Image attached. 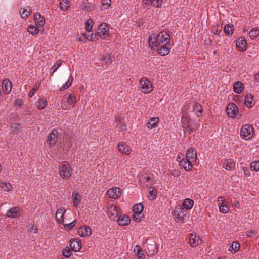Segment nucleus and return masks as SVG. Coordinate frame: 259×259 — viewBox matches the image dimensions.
Masks as SVG:
<instances>
[{
	"label": "nucleus",
	"instance_id": "obj_1",
	"mask_svg": "<svg viewBox=\"0 0 259 259\" xmlns=\"http://www.w3.org/2000/svg\"><path fill=\"white\" fill-rule=\"evenodd\" d=\"M186 211L182 206L177 205L175 207L172 213L175 219L182 222L185 219Z\"/></svg>",
	"mask_w": 259,
	"mask_h": 259
},
{
	"label": "nucleus",
	"instance_id": "obj_2",
	"mask_svg": "<svg viewBox=\"0 0 259 259\" xmlns=\"http://www.w3.org/2000/svg\"><path fill=\"white\" fill-rule=\"evenodd\" d=\"M114 210L116 211V217L118 218L117 222L120 226H127L131 222V219L126 214L122 215L117 210V207L114 206Z\"/></svg>",
	"mask_w": 259,
	"mask_h": 259
},
{
	"label": "nucleus",
	"instance_id": "obj_3",
	"mask_svg": "<svg viewBox=\"0 0 259 259\" xmlns=\"http://www.w3.org/2000/svg\"><path fill=\"white\" fill-rule=\"evenodd\" d=\"M98 36L102 39H105L109 36V28L108 25L105 23H101L98 27L97 33H96Z\"/></svg>",
	"mask_w": 259,
	"mask_h": 259
},
{
	"label": "nucleus",
	"instance_id": "obj_4",
	"mask_svg": "<svg viewBox=\"0 0 259 259\" xmlns=\"http://www.w3.org/2000/svg\"><path fill=\"white\" fill-rule=\"evenodd\" d=\"M60 176L63 179H69L71 175V168L68 164H62L59 167Z\"/></svg>",
	"mask_w": 259,
	"mask_h": 259
},
{
	"label": "nucleus",
	"instance_id": "obj_5",
	"mask_svg": "<svg viewBox=\"0 0 259 259\" xmlns=\"http://www.w3.org/2000/svg\"><path fill=\"white\" fill-rule=\"evenodd\" d=\"M226 112L229 117L234 118L238 112V108L235 103L231 102L228 104Z\"/></svg>",
	"mask_w": 259,
	"mask_h": 259
},
{
	"label": "nucleus",
	"instance_id": "obj_6",
	"mask_svg": "<svg viewBox=\"0 0 259 259\" xmlns=\"http://www.w3.org/2000/svg\"><path fill=\"white\" fill-rule=\"evenodd\" d=\"M253 132V128L252 126L248 124H245L242 127L240 131V136L243 139L246 140L248 139L250 136L251 132Z\"/></svg>",
	"mask_w": 259,
	"mask_h": 259
},
{
	"label": "nucleus",
	"instance_id": "obj_7",
	"mask_svg": "<svg viewBox=\"0 0 259 259\" xmlns=\"http://www.w3.org/2000/svg\"><path fill=\"white\" fill-rule=\"evenodd\" d=\"M70 248L75 252L79 251L81 248L82 243L80 240L72 238L69 240Z\"/></svg>",
	"mask_w": 259,
	"mask_h": 259
},
{
	"label": "nucleus",
	"instance_id": "obj_8",
	"mask_svg": "<svg viewBox=\"0 0 259 259\" xmlns=\"http://www.w3.org/2000/svg\"><path fill=\"white\" fill-rule=\"evenodd\" d=\"M157 39L160 44H170V38L169 34L166 31H162L160 32L157 36Z\"/></svg>",
	"mask_w": 259,
	"mask_h": 259
},
{
	"label": "nucleus",
	"instance_id": "obj_9",
	"mask_svg": "<svg viewBox=\"0 0 259 259\" xmlns=\"http://www.w3.org/2000/svg\"><path fill=\"white\" fill-rule=\"evenodd\" d=\"M140 85L142 88V91L144 93H148L151 92L152 85H150L149 81L146 78H143L140 81Z\"/></svg>",
	"mask_w": 259,
	"mask_h": 259
},
{
	"label": "nucleus",
	"instance_id": "obj_10",
	"mask_svg": "<svg viewBox=\"0 0 259 259\" xmlns=\"http://www.w3.org/2000/svg\"><path fill=\"white\" fill-rule=\"evenodd\" d=\"M21 209L19 207H14L8 210L6 216L8 218H15L20 215Z\"/></svg>",
	"mask_w": 259,
	"mask_h": 259
},
{
	"label": "nucleus",
	"instance_id": "obj_11",
	"mask_svg": "<svg viewBox=\"0 0 259 259\" xmlns=\"http://www.w3.org/2000/svg\"><path fill=\"white\" fill-rule=\"evenodd\" d=\"M107 193L109 197L116 199L120 196L121 190L119 188L114 187L109 189Z\"/></svg>",
	"mask_w": 259,
	"mask_h": 259
},
{
	"label": "nucleus",
	"instance_id": "obj_12",
	"mask_svg": "<svg viewBox=\"0 0 259 259\" xmlns=\"http://www.w3.org/2000/svg\"><path fill=\"white\" fill-rule=\"evenodd\" d=\"M78 233L80 237H85L91 235L92 229L89 226L84 225L79 228Z\"/></svg>",
	"mask_w": 259,
	"mask_h": 259
},
{
	"label": "nucleus",
	"instance_id": "obj_13",
	"mask_svg": "<svg viewBox=\"0 0 259 259\" xmlns=\"http://www.w3.org/2000/svg\"><path fill=\"white\" fill-rule=\"evenodd\" d=\"M169 44H160L158 47H156L158 54L161 56H165L169 54L170 48L168 47Z\"/></svg>",
	"mask_w": 259,
	"mask_h": 259
},
{
	"label": "nucleus",
	"instance_id": "obj_14",
	"mask_svg": "<svg viewBox=\"0 0 259 259\" xmlns=\"http://www.w3.org/2000/svg\"><path fill=\"white\" fill-rule=\"evenodd\" d=\"M236 46L240 51L243 52L246 49L247 42L244 37H240L236 41Z\"/></svg>",
	"mask_w": 259,
	"mask_h": 259
},
{
	"label": "nucleus",
	"instance_id": "obj_15",
	"mask_svg": "<svg viewBox=\"0 0 259 259\" xmlns=\"http://www.w3.org/2000/svg\"><path fill=\"white\" fill-rule=\"evenodd\" d=\"M180 164L183 166L184 169L189 171L192 168V162L190 161L187 158H182V160L180 161Z\"/></svg>",
	"mask_w": 259,
	"mask_h": 259
},
{
	"label": "nucleus",
	"instance_id": "obj_16",
	"mask_svg": "<svg viewBox=\"0 0 259 259\" xmlns=\"http://www.w3.org/2000/svg\"><path fill=\"white\" fill-rule=\"evenodd\" d=\"M33 17L37 27L43 26L45 20L44 17L38 13L34 14Z\"/></svg>",
	"mask_w": 259,
	"mask_h": 259
},
{
	"label": "nucleus",
	"instance_id": "obj_17",
	"mask_svg": "<svg viewBox=\"0 0 259 259\" xmlns=\"http://www.w3.org/2000/svg\"><path fill=\"white\" fill-rule=\"evenodd\" d=\"M12 88V82L8 79H5L2 83V89L4 92L6 94L9 93Z\"/></svg>",
	"mask_w": 259,
	"mask_h": 259
},
{
	"label": "nucleus",
	"instance_id": "obj_18",
	"mask_svg": "<svg viewBox=\"0 0 259 259\" xmlns=\"http://www.w3.org/2000/svg\"><path fill=\"white\" fill-rule=\"evenodd\" d=\"M186 157L188 159L196 160L197 159V152L196 149L193 147L189 148L187 151Z\"/></svg>",
	"mask_w": 259,
	"mask_h": 259
},
{
	"label": "nucleus",
	"instance_id": "obj_19",
	"mask_svg": "<svg viewBox=\"0 0 259 259\" xmlns=\"http://www.w3.org/2000/svg\"><path fill=\"white\" fill-rule=\"evenodd\" d=\"M64 213V208L60 207L57 209L56 213V218L58 223L63 224Z\"/></svg>",
	"mask_w": 259,
	"mask_h": 259
},
{
	"label": "nucleus",
	"instance_id": "obj_20",
	"mask_svg": "<svg viewBox=\"0 0 259 259\" xmlns=\"http://www.w3.org/2000/svg\"><path fill=\"white\" fill-rule=\"evenodd\" d=\"M118 146L119 151L122 153L128 155L131 151V149L124 142L119 143Z\"/></svg>",
	"mask_w": 259,
	"mask_h": 259
},
{
	"label": "nucleus",
	"instance_id": "obj_21",
	"mask_svg": "<svg viewBox=\"0 0 259 259\" xmlns=\"http://www.w3.org/2000/svg\"><path fill=\"white\" fill-rule=\"evenodd\" d=\"M148 42L149 46L152 48H153L154 46L156 48L160 46V42L158 41V40L157 39V36H156L154 34H152L149 37Z\"/></svg>",
	"mask_w": 259,
	"mask_h": 259
},
{
	"label": "nucleus",
	"instance_id": "obj_22",
	"mask_svg": "<svg viewBox=\"0 0 259 259\" xmlns=\"http://www.w3.org/2000/svg\"><path fill=\"white\" fill-rule=\"evenodd\" d=\"M158 121L159 118L158 117L151 118L147 123V126L150 129L154 128L157 126Z\"/></svg>",
	"mask_w": 259,
	"mask_h": 259
},
{
	"label": "nucleus",
	"instance_id": "obj_23",
	"mask_svg": "<svg viewBox=\"0 0 259 259\" xmlns=\"http://www.w3.org/2000/svg\"><path fill=\"white\" fill-rule=\"evenodd\" d=\"M194 204V201L193 200L187 198L182 203V207L186 210H190L192 208Z\"/></svg>",
	"mask_w": 259,
	"mask_h": 259
},
{
	"label": "nucleus",
	"instance_id": "obj_24",
	"mask_svg": "<svg viewBox=\"0 0 259 259\" xmlns=\"http://www.w3.org/2000/svg\"><path fill=\"white\" fill-rule=\"evenodd\" d=\"M144 209L143 205L142 203H139L134 205L133 206V211L134 214H137L138 217L143 212Z\"/></svg>",
	"mask_w": 259,
	"mask_h": 259
},
{
	"label": "nucleus",
	"instance_id": "obj_25",
	"mask_svg": "<svg viewBox=\"0 0 259 259\" xmlns=\"http://www.w3.org/2000/svg\"><path fill=\"white\" fill-rule=\"evenodd\" d=\"M244 86L243 83L240 81H236L233 85L234 91L238 94H240L243 91Z\"/></svg>",
	"mask_w": 259,
	"mask_h": 259
},
{
	"label": "nucleus",
	"instance_id": "obj_26",
	"mask_svg": "<svg viewBox=\"0 0 259 259\" xmlns=\"http://www.w3.org/2000/svg\"><path fill=\"white\" fill-rule=\"evenodd\" d=\"M254 98V96L251 94H247L245 98V104L248 108H251L254 104H252V100Z\"/></svg>",
	"mask_w": 259,
	"mask_h": 259
},
{
	"label": "nucleus",
	"instance_id": "obj_27",
	"mask_svg": "<svg viewBox=\"0 0 259 259\" xmlns=\"http://www.w3.org/2000/svg\"><path fill=\"white\" fill-rule=\"evenodd\" d=\"M235 166V163L232 159H227L223 163V167L227 170H231Z\"/></svg>",
	"mask_w": 259,
	"mask_h": 259
},
{
	"label": "nucleus",
	"instance_id": "obj_28",
	"mask_svg": "<svg viewBox=\"0 0 259 259\" xmlns=\"http://www.w3.org/2000/svg\"><path fill=\"white\" fill-rule=\"evenodd\" d=\"M193 108L196 115L198 117H200L203 112L202 106L198 103H196L193 105Z\"/></svg>",
	"mask_w": 259,
	"mask_h": 259
},
{
	"label": "nucleus",
	"instance_id": "obj_29",
	"mask_svg": "<svg viewBox=\"0 0 259 259\" xmlns=\"http://www.w3.org/2000/svg\"><path fill=\"white\" fill-rule=\"evenodd\" d=\"M76 100V98L74 96L72 95V94H70L68 96L67 102L68 103V105H69V108L74 107L75 106Z\"/></svg>",
	"mask_w": 259,
	"mask_h": 259
},
{
	"label": "nucleus",
	"instance_id": "obj_30",
	"mask_svg": "<svg viewBox=\"0 0 259 259\" xmlns=\"http://www.w3.org/2000/svg\"><path fill=\"white\" fill-rule=\"evenodd\" d=\"M47 104L46 100L42 98L39 99L36 102V106L39 110H42L45 108Z\"/></svg>",
	"mask_w": 259,
	"mask_h": 259
},
{
	"label": "nucleus",
	"instance_id": "obj_31",
	"mask_svg": "<svg viewBox=\"0 0 259 259\" xmlns=\"http://www.w3.org/2000/svg\"><path fill=\"white\" fill-rule=\"evenodd\" d=\"M27 30L30 34H31L33 36H36L39 32L38 28L32 25H31L28 27Z\"/></svg>",
	"mask_w": 259,
	"mask_h": 259
},
{
	"label": "nucleus",
	"instance_id": "obj_32",
	"mask_svg": "<svg viewBox=\"0 0 259 259\" xmlns=\"http://www.w3.org/2000/svg\"><path fill=\"white\" fill-rule=\"evenodd\" d=\"M233 25L231 24H226L224 27V32L226 34L232 35L233 32Z\"/></svg>",
	"mask_w": 259,
	"mask_h": 259
},
{
	"label": "nucleus",
	"instance_id": "obj_33",
	"mask_svg": "<svg viewBox=\"0 0 259 259\" xmlns=\"http://www.w3.org/2000/svg\"><path fill=\"white\" fill-rule=\"evenodd\" d=\"M94 24V21L91 19H88L85 22V29L87 32L90 33L91 31V29Z\"/></svg>",
	"mask_w": 259,
	"mask_h": 259
},
{
	"label": "nucleus",
	"instance_id": "obj_34",
	"mask_svg": "<svg viewBox=\"0 0 259 259\" xmlns=\"http://www.w3.org/2000/svg\"><path fill=\"white\" fill-rule=\"evenodd\" d=\"M240 248V244L235 241H234L232 243V244L231 246H230L229 248V250L232 251H234V253L237 252Z\"/></svg>",
	"mask_w": 259,
	"mask_h": 259
},
{
	"label": "nucleus",
	"instance_id": "obj_35",
	"mask_svg": "<svg viewBox=\"0 0 259 259\" xmlns=\"http://www.w3.org/2000/svg\"><path fill=\"white\" fill-rule=\"evenodd\" d=\"M68 0H62L59 4L60 8L63 11L67 10L69 7Z\"/></svg>",
	"mask_w": 259,
	"mask_h": 259
},
{
	"label": "nucleus",
	"instance_id": "obj_36",
	"mask_svg": "<svg viewBox=\"0 0 259 259\" xmlns=\"http://www.w3.org/2000/svg\"><path fill=\"white\" fill-rule=\"evenodd\" d=\"M62 61L61 60H57L55 63L54 64V65L52 67L51 69H50V72L53 74L56 70L62 64Z\"/></svg>",
	"mask_w": 259,
	"mask_h": 259
},
{
	"label": "nucleus",
	"instance_id": "obj_37",
	"mask_svg": "<svg viewBox=\"0 0 259 259\" xmlns=\"http://www.w3.org/2000/svg\"><path fill=\"white\" fill-rule=\"evenodd\" d=\"M77 222V220H75L72 222H71L70 223H68V224H64L63 223V224L64 226L65 230L69 231V230H70L72 228H73L75 226V225L76 224Z\"/></svg>",
	"mask_w": 259,
	"mask_h": 259
},
{
	"label": "nucleus",
	"instance_id": "obj_38",
	"mask_svg": "<svg viewBox=\"0 0 259 259\" xmlns=\"http://www.w3.org/2000/svg\"><path fill=\"white\" fill-rule=\"evenodd\" d=\"M259 35V30L256 28H253L249 32V36L251 38H257Z\"/></svg>",
	"mask_w": 259,
	"mask_h": 259
},
{
	"label": "nucleus",
	"instance_id": "obj_39",
	"mask_svg": "<svg viewBox=\"0 0 259 259\" xmlns=\"http://www.w3.org/2000/svg\"><path fill=\"white\" fill-rule=\"evenodd\" d=\"M72 250L70 249L68 247H66L62 250V254L66 258H69L72 254Z\"/></svg>",
	"mask_w": 259,
	"mask_h": 259
},
{
	"label": "nucleus",
	"instance_id": "obj_40",
	"mask_svg": "<svg viewBox=\"0 0 259 259\" xmlns=\"http://www.w3.org/2000/svg\"><path fill=\"white\" fill-rule=\"evenodd\" d=\"M0 187L3 188L5 191H10L12 188L10 183H4L2 181H0Z\"/></svg>",
	"mask_w": 259,
	"mask_h": 259
},
{
	"label": "nucleus",
	"instance_id": "obj_41",
	"mask_svg": "<svg viewBox=\"0 0 259 259\" xmlns=\"http://www.w3.org/2000/svg\"><path fill=\"white\" fill-rule=\"evenodd\" d=\"M196 237H196V235L195 234L194 235H193V234L192 233L190 235L189 243H190V244L191 246L194 247V246L197 245V244L196 243Z\"/></svg>",
	"mask_w": 259,
	"mask_h": 259
},
{
	"label": "nucleus",
	"instance_id": "obj_42",
	"mask_svg": "<svg viewBox=\"0 0 259 259\" xmlns=\"http://www.w3.org/2000/svg\"><path fill=\"white\" fill-rule=\"evenodd\" d=\"M135 248H137V256L138 259H144L145 255L142 253V249L139 245H136Z\"/></svg>",
	"mask_w": 259,
	"mask_h": 259
},
{
	"label": "nucleus",
	"instance_id": "obj_43",
	"mask_svg": "<svg viewBox=\"0 0 259 259\" xmlns=\"http://www.w3.org/2000/svg\"><path fill=\"white\" fill-rule=\"evenodd\" d=\"M81 8L87 12L91 10V4L88 2H84L82 3Z\"/></svg>",
	"mask_w": 259,
	"mask_h": 259
},
{
	"label": "nucleus",
	"instance_id": "obj_44",
	"mask_svg": "<svg viewBox=\"0 0 259 259\" xmlns=\"http://www.w3.org/2000/svg\"><path fill=\"white\" fill-rule=\"evenodd\" d=\"M250 168L252 170L259 171V161L251 162Z\"/></svg>",
	"mask_w": 259,
	"mask_h": 259
},
{
	"label": "nucleus",
	"instance_id": "obj_45",
	"mask_svg": "<svg viewBox=\"0 0 259 259\" xmlns=\"http://www.w3.org/2000/svg\"><path fill=\"white\" fill-rule=\"evenodd\" d=\"M149 194H150V195L151 196H152V200H154V199H156V198L157 197V190H156V189L154 187H150Z\"/></svg>",
	"mask_w": 259,
	"mask_h": 259
},
{
	"label": "nucleus",
	"instance_id": "obj_46",
	"mask_svg": "<svg viewBox=\"0 0 259 259\" xmlns=\"http://www.w3.org/2000/svg\"><path fill=\"white\" fill-rule=\"evenodd\" d=\"M56 137L55 136H53L51 135V134L49 135V136L48 137V140H47V143L49 145H55L56 143L55 140Z\"/></svg>",
	"mask_w": 259,
	"mask_h": 259
},
{
	"label": "nucleus",
	"instance_id": "obj_47",
	"mask_svg": "<svg viewBox=\"0 0 259 259\" xmlns=\"http://www.w3.org/2000/svg\"><path fill=\"white\" fill-rule=\"evenodd\" d=\"M229 210V207L226 205L222 204L219 206V210L222 213H227Z\"/></svg>",
	"mask_w": 259,
	"mask_h": 259
},
{
	"label": "nucleus",
	"instance_id": "obj_48",
	"mask_svg": "<svg viewBox=\"0 0 259 259\" xmlns=\"http://www.w3.org/2000/svg\"><path fill=\"white\" fill-rule=\"evenodd\" d=\"M39 85H34L29 93V96L32 97L39 89Z\"/></svg>",
	"mask_w": 259,
	"mask_h": 259
},
{
	"label": "nucleus",
	"instance_id": "obj_49",
	"mask_svg": "<svg viewBox=\"0 0 259 259\" xmlns=\"http://www.w3.org/2000/svg\"><path fill=\"white\" fill-rule=\"evenodd\" d=\"M256 234L257 232L255 230H252L246 232V236L248 238H253L256 235Z\"/></svg>",
	"mask_w": 259,
	"mask_h": 259
},
{
	"label": "nucleus",
	"instance_id": "obj_50",
	"mask_svg": "<svg viewBox=\"0 0 259 259\" xmlns=\"http://www.w3.org/2000/svg\"><path fill=\"white\" fill-rule=\"evenodd\" d=\"M32 13V11L31 10H29V11H27V9H24L22 13H20V14L21 15V17L22 18H26L28 17V16L30 15V14Z\"/></svg>",
	"mask_w": 259,
	"mask_h": 259
},
{
	"label": "nucleus",
	"instance_id": "obj_51",
	"mask_svg": "<svg viewBox=\"0 0 259 259\" xmlns=\"http://www.w3.org/2000/svg\"><path fill=\"white\" fill-rule=\"evenodd\" d=\"M222 26L217 25L214 26L213 32L215 34H219L222 31Z\"/></svg>",
	"mask_w": 259,
	"mask_h": 259
},
{
	"label": "nucleus",
	"instance_id": "obj_52",
	"mask_svg": "<svg viewBox=\"0 0 259 259\" xmlns=\"http://www.w3.org/2000/svg\"><path fill=\"white\" fill-rule=\"evenodd\" d=\"M102 59L105 62H106V63H107L108 62L111 63L112 62L111 56L109 54L103 56Z\"/></svg>",
	"mask_w": 259,
	"mask_h": 259
},
{
	"label": "nucleus",
	"instance_id": "obj_53",
	"mask_svg": "<svg viewBox=\"0 0 259 259\" xmlns=\"http://www.w3.org/2000/svg\"><path fill=\"white\" fill-rule=\"evenodd\" d=\"M80 195L78 194H76V196L73 198V203L75 206L79 204L80 202V199H79Z\"/></svg>",
	"mask_w": 259,
	"mask_h": 259
},
{
	"label": "nucleus",
	"instance_id": "obj_54",
	"mask_svg": "<svg viewBox=\"0 0 259 259\" xmlns=\"http://www.w3.org/2000/svg\"><path fill=\"white\" fill-rule=\"evenodd\" d=\"M89 39L88 40L91 41H95L98 39L99 36L97 33H95L94 35H93V33H92L91 35H88Z\"/></svg>",
	"mask_w": 259,
	"mask_h": 259
},
{
	"label": "nucleus",
	"instance_id": "obj_55",
	"mask_svg": "<svg viewBox=\"0 0 259 259\" xmlns=\"http://www.w3.org/2000/svg\"><path fill=\"white\" fill-rule=\"evenodd\" d=\"M116 127L118 128L119 131H124L126 129V125L122 122L119 123L117 125Z\"/></svg>",
	"mask_w": 259,
	"mask_h": 259
},
{
	"label": "nucleus",
	"instance_id": "obj_56",
	"mask_svg": "<svg viewBox=\"0 0 259 259\" xmlns=\"http://www.w3.org/2000/svg\"><path fill=\"white\" fill-rule=\"evenodd\" d=\"M102 4L105 6V9H107L111 5V0H102Z\"/></svg>",
	"mask_w": 259,
	"mask_h": 259
},
{
	"label": "nucleus",
	"instance_id": "obj_57",
	"mask_svg": "<svg viewBox=\"0 0 259 259\" xmlns=\"http://www.w3.org/2000/svg\"><path fill=\"white\" fill-rule=\"evenodd\" d=\"M71 85V83L69 81H67L65 84H64L63 86H62L60 88V91H62L64 90L65 89L68 88Z\"/></svg>",
	"mask_w": 259,
	"mask_h": 259
},
{
	"label": "nucleus",
	"instance_id": "obj_58",
	"mask_svg": "<svg viewBox=\"0 0 259 259\" xmlns=\"http://www.w3.org/2000/svg\"><path fill=\"white\" fill-rule=\"evenodd\" d=\"M142 2L145 5H149L150 4L152 6H155L154 0H142Z\"/></svg>",
	"mask_w": 259,
	"mask_h": 259
},
{
	"label": "nucleus",
	"instance_id": "obj_59",
	"mask_svg": "<svg viewBox=\"0 0 259 259\" xmlns=\"http://www.w3.org/2000/svg\"><path fill=\"white\" fill-rule=\"evenodd\" d=\"M61 107L64 110H67L69 108V105L67 102L64 101L61 103Z\"/></svg>",
	"mask_w": 259,
	"mask_h": 259
},
{
	"label": "nucleus",
	"instance_id": "obj_60",
	"mask_svg": "<svg viewBox=\"0 0 259 259\" xmlns=\"http://www.w3.org/2000/svg\"><path fill=\"white\" fill-rule=\"evenodd\" d=\"M38 229L37 228V227L34 225L31 226L30 228V232H33V233L35 234L37 233Z\"/></svg>",
	"mask_w": 259,
	"mask_h": 259
},
{
	"label": "nucleus",
	"instance_id": "obj_61",
	"mask_svg": "<svg viewBox=\"0 0 259 259\" xmlns=\"http://www.w3.org/2000/svg\"><path fill=\"white\" fill-rule=\"evenodd\" d=\"M154 3L155 4V7L157 8H161L162 7V0H156V2L154 1Z\"/></svg>",
	"mask_w": 259,
	"mask_h": 259
},
{
	"label": "nucleus",
	"instance_id": "obj_62",
	"mask_svg": "<svg viewBox=\"0 0 259 259\" xmlns=\"http://www.w3.org/2000/svg\"><path fill=\"white\" fill-rule=\"evenodd\" d=\"M242 170L244 172V175H246V176H250V172H249V170L248 169V168L247 167H243L242 168Z\"/></svg>",
	"mask_w": 259,
	"mask_h": 259
},
{
	"label": "nucleus",
	"instance_id": "obj_63",
	"mask_svg": "<svg viewBox=\"0 0 259 259\" xmlns=\"http://www.w3.org/2000/svg\"><path fill=\"white\" fill-rule=\"evenodd\" d=\"M133 219L134 220V221L137 222H139L141 221V217H140V218H139V217H138L137 215V214H133Z\"/></svg>",
	"mask_w": 259,
	"mask_h": 259
},
{
	"label": "nucleus",
	"instance_id": "obj_64",
	"mask_svg": "<svg viewBox=\"0 0 259 259\" xmlns=\"http://www.w3.org/2000/svg\"><path fill=\"white\" fill-rule=\"evenodd\" d=\"M185 129L187 130V131H188L189 132V133H191V132H193V128L191 127V125H186V126L185 127Z\"/></svg>",
	"mask_w": 259,
	"mask_h": 259
}]
</instances>
